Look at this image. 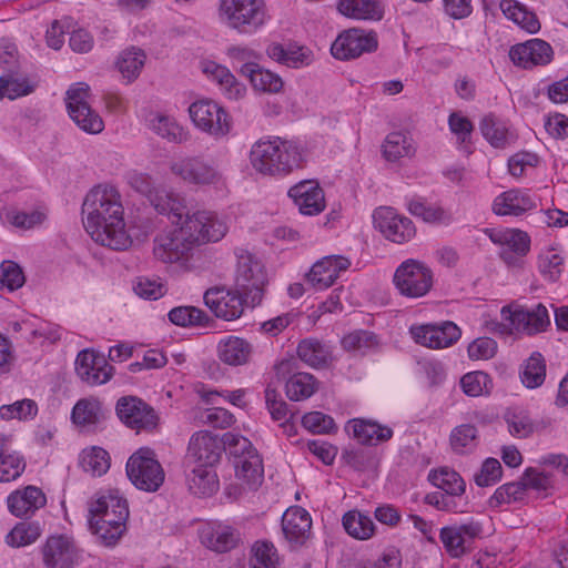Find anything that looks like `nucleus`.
Listing matches in <instances>:
<instances>
[{
    "mask_svg": "<svg viewBox=\"0 0 568 568\" xmlns=\"http://www.w3.org/2000/svg\"><path fill=\"white\" fill-rule=\"evenodd\" d=\"M82 216L84 229L94 242L116 251L132 244L121 195L113 185L99 184L91 189L82 204Z\"/></svg>",
    "mask_w": 568,
    "mask_h": 568,
    "instance_id": "f257e3e1",
    "label": "nucleus"
},
{
    "mask_svg": "<svg viewBox=\"0 0 568 568\" xmlns=\"http://www.w3.org/2000/svg\"><path fill=\"white\" fill-rule=\"evenodd\" d=\"M129 505L116 489L100 491L89 503V526L104 546H114L126 530Z\"/></svg>",
    "mask_w": 568,
    "mask_h": 568,
    "instance_id": "f03ea898",
    "label": "nucleus"
},
{
    "mask_svg": "<svg viewBox=\"0 0 568 568\" xmlns=\"http://www.w3.org/2000/svg\"><path fill=\"white\" fill-rule=\"evenodd\" d=\"M250 161L260 173L282 175L300 168L303 155L296 143L273 138L255 142L251 148Z\"/></svg>",
    "mask_w": 568,
    "mask_h": 568,
    "instance_id": "7ed1b4c3",
    "label": "nucleus"
},
{
    "mask_svg": "<svg viewBox=\"0 0 568 568\" xmlns=\"http://www.w3.org/2000/svg\"><path fill=\"white\" fill-rule=\"evenodd\" d=\"M219 19L227 29L253 36L271 19L265 0H220Z\"/></svg>",
    "mask_w": 568,
    "mask_h": 568,
    "instance_id": "20e7f679",
    "label": "nucleus"
},
{
    "mask_svg": "<svg viewBox=\"0 0 568 568\" xmlns=\"http://www.w3.org/2000/svg\"><path fill=\"white\" fill-rule=\"evenodd\" d=\"M501 320L486 323V327L500 335L526 334L535 335L545 332L550 325V317L547 307L539 303L531 308L519 304H509L500 311Z\"/></svg>",
    "mask_w": 568,
    "mask_h": 568,
    "instance_id": "39448f33",
    "label": "nucleus"
},
{
    "mask_svg": "<svg viewBox=\"0 0 568 568\" xmlns=\"http://www.w3.org/2000/svg\"><path fill=\"white\" fill-rule=\"evenodd\" d=\"M223 443L233 463L236 478L250 489L257 488L264 478V466L256 448L246 437L234 432L225 433Z\"/></svg>",
    "mask_w": 568,
    "mask_h": 568,
    "instance_id": "423d86ee",
    "label": "nucleus"
},
{
    "mask_svg": "<svg viewBox=\"0 0 568 568\" xmlns=\"http://www.w3.org/2000/svg\"><path fill=\"white\" fill-rule=\"evenodd\" d=\"M170 171L189 185L222 189L226 184L223 170L214 161L200 155H186L173 160L170 163Z\"/></svg>",
    "mask_w": 568,
    "mask_h": 568,
    "instance_id": "0eeeda50",
    "label": "nucleus"
},
{
    "mask_svg": "<svg viewBox=\"0 0 568 568\" xmlns=\"http://www.w3.org/2000/svg\"><path fill=\"white\" fill-rule=\"evenodd\" d=\"M266 284L267 275L262 262L248 252L237 253L234 286L251 307L261 304Z\"/></svg>",
    "mask_w": 568,
    "mask_h": 568,
    "instance_id": "6e6552de",
    "label": "nucleus"
},
{
    "mask_svg": "<svg viewBox=\"0 0 568 568\" xmlns=\"http://www.w3.org/2000/svg\"><path fill=\"white\" fill-rule=\"evenodd\" d=\"M187 111L193 125L216 140L227 136L233 128L231 114L212 99L196 100Z\"/></svg>",
    "mask_w": 568,
    "mask_h": 568,
    "instance_id": "1a4fd4ad",
    "label": "nucleus"
},
{
    "mask_svg": "<svg viewBox=\"0 0 568 568\" xmlns=\"http://www.w3.org/2000/svg\"><path fill=\"white\" fill-rule=\"evenodd\" d=\"M125 468L130 481L140 490L154 493L164 483L163 467L150 448L143 447L132 454Z\"/></svg>",
    "mask_w": 568,
    "mask_h": 568,
    "instance_id": "9d476101",
    "label": "nucleus"
},
{
    "mask_svg": "<svg viewBox=\"0 0 568 568\" xmlns=\"http://www.w3.org/2000/svg\"><path fill=\"white\" fill-rule=\"evenodd\" d=\"M393 283L400 295L419 298L430 291L433 272L424 262L408 258L396 268Z\"/></svg>",
    "mask_w": 568,
    "mask_h": 568,
    "instance_id": "9b49d317",
    "label": "nucleus"
},
{
    "mask_svg": "<svg viewBox=\"0 0 568 568\" xmlns=\"http://www.w3.org/2000/svg\"><path fill=\"white\" fill-rule=\"evenodd\" d=\"M90 87L78 82L67 91V109L73 122L84 132L98 134L103 131L104 122L89 104Z\"/></svg>",
    "mask_w": 568,
    "mask_h": 568,
    "instance_id": "f8f14e48",
    "label": "nucleus"
},
{
    "mask_svg": "<svg viewBox=\"0 0 568 568\" xmlns=\"http://www.w3.org/2000/svg\"><path fill=\"white\" fill-rule=\"evenodd\" d=\"M181 226L194 246L219 242L229 230L226 222L217 213L205 210L186 215Z\"/></svg>",
    "mask_w": 568,
    "mask_h": 568,
    "instance_id": "ddd939ff",
    "label": "nucleus"
},
{
    "mask_svg": "<svg viewBox=\"0 0 568 568\" xmlns=\"http://www.w3.org/2000/svg\"><path fill=\"white\" fill-rule=\"evenodd\" d=\"M195 246L182 226L158 234L153 240V256L164 264L185 263Z\"/></svg>",
    "mask_w": 568,
    "mask_h": 568,
    "instance_id": "4468645a",
    "label": "nucleus"
},
{
    "mask_svg": "<svg viewBox=\"0 0 568 568\" xmlns=\"http://www.w3.org/2000/svg\"><path fill=\"white\" fill-rule=\"evenodd\" d=\"M378 47L377 34L359 28L341 32L331 45V53L338 60H351L363 53L374 52Z\"/></svg>",
    "mask_w": 568,
    "mask_h": 568,
    "instance_id": "2eb2a0df",
    "label": "nucleus"
},
{
    "mask_svg": "<svg viewBox=\"0 0 568 568\" xmlns=\"http://www.w3.org/2000/svg\"><path fill=\"white\" fill-rule=\"evenodd\" d=\"M490 241L500 246L499 256L508 266H520L530 250L529 235L518 229L489 230Z\"/></svg>",
    "mask_w": 568,
    "mask_h": 568,
    "instance_id": "dca6fc26",
    "label": "nucleus"
},
{
    "mask_svg": "<svg viewBox=\"0 0 568 568\" xmlns=\"http://www.w3.org/2000/svg\"><path fill=\"white\" fill-rule=\"evenodd\" d=\"M81 556L72 537L54 535L42 547V560L45 568H73Z\"/></svg>",
    "mask_w": 568,
    "mask_h": 568,
    "instance_id": "f3484780",
    "label": "nucleus"
},
{
    "mask_svg": "<svg viewBox=\"0 0 568 568\" xmlns=\"http://www.w3.org/2000/svg\"><path fill=\"white\" fill-rule=\"evenodd\" d=\"M375 227L389 241L402 244L416 233L413 222L392 207H378L373 214Z\"/></svg>",
    "mask_w": 568,
    "mask_h": 568,
    "instance_id": "a211bd4d",
    "label": "nucleus"
},
{
    "mask_svg": "<svg viewBox=\"0 0 568 568\" xmlns=\"http://www.w3.org/2000/svg\"><path fill=\"white\" fill-rule=\"evenodd\" d=\"M205 305L214 313L216 317L225 321H234L241 317L244 306H250L245 296L235 288L225 290L223 287H213L205 292Z\"/></svg>",
    "mask_w": 568,
    "mask_h": 568,
    "instance_id": "6ab92c4d",
    "label": "nucleus"
},
{
    "mask_svg": "<svg viewBox=\"0 0 568 568\" xmlns=\"http://www.w3.org/2000/svg\"><path fill=\"white\" fill-rule=\"evenodd\" d=\"M409 333L417 344L433 349L449 347L460 337L459 327L450 321L414 325Z\"/></svg>",
    "mask_w": 568,
    "mask_h": 568,
    "instance_id": "aec40b11",
    "label": "nucleus"
},
{
    "mask_svg": "<svg viewBox=\"0 0 568 568\" xmlns=\"http://www.w3.org/2000/svg\"><path fill=\"white\" fill-rule=\"evenodd\" d=\"M201 71L209 81L217 87L219 92L230 101L242 100L246 95V87L223 64L213 60H203Z\"/></svg>",
    "mask_w": 568,
    "mask_h": 568,
    "instance_id": "412c9836",
    "label": "nucleus"
},
{
    "mask_svg": "<svg viewBox=\"0 0 568 568\" xmlns=\"http://www.w3.org/2000/svg\"><path fill=\"white\" fill-rule=\"evenodd\" d=\"M223 450H226L223 437L219 438L207 430H200L193 434L189 442L187 456L194 465L214 467L220 462Z\"/></svg>",
    "mask_w": 568,
    "mask_h": 568,
    "instance_id": "4be33fe9",
    "label": "nucleus"
},
{
    "mask_svg": "<svg viewBox=\"0 0 568 568\" xmlns=\"http://www.w3.org/2000/svg\"><path fill=\"white\" fill-rule=\"evenodd\" d=\"M75 372L81 381L88 385L97 386L108 383L114 374V368L103 355L84 349L77 356Z\"/></svg>",
    "mask_w": 568,
    "mask_h": 568,
    "instance_id": "5701e85b",
    "label": "nucleus"
},
{
    "mask_svg": "<svg viewBox=\"0 0 568 568\" xmlns=\"http://www.w3.org/2000/svg\"><path fill=\"white\" fill-rule=\"evenodd\" d=\"M119 418L138 432L152 429L156 426L158 417L152 407L138 397H122L116 403Z\"/></svg>",
    "mask_w": 568,
    "mask_h": 568,
    "instance_id": "b1692460",
    "label": "nucleus"
},
{
    "mask_svg": "<svg viewBox=\"0 0 568 568\" xmlns=\"http://www.w3.org/2000/svg\"><path fill=\"white\" fill-rule=\"evenodd\" d=\"M554 57L551 45L541 39H530L515 44L509 50V58L514 64L524 69L548 64Z\"/></svg>",
    "mask_w": 568,
    "mask_h": 568,
    "instance_id": "393cba45",
    "label": "nucleus"
},
{
    "mask_svg": "<svg viewBox=\"0 0 568 568\" xmlns=\"http://www.w3.org/2000/svg\"><path fill=\"white\" fill-rule=\"evenodd\" d=\"M282 531L291 547L303 546L312 536V518L300 506L287 508L282 516Z\"/></svg>",
    "mask_w": 568,
    "mask_h": 568,
    "instance_id": "a878e982",
    "label": "nucleus"
},
{
    "mask_svg": "<svg viewBox=\"0 0 568 568\" xmlns=\"http://www.w3.org/2000/svg\"><path fill=\"white\" fill-rule=\"evenodd\" d=\"M202 544L215 552H227L241 541L240 531L232 525L223 521L206 524L200 534Z\"/></svg>",
    "mask_w": 568,
    "mask_h": 568,
    "instance_id": "bb28decb",
    "label": "nucleus"
},
{
    "mask_svg": "<svg viewBox=\"0 0 568 568\" xmlns=\"http://www.w3.org/2000/svg\"><path fill=\"white\" fill-rule=\"evenodd\" d=\"M345 432L361 445L376 446L393 437V429L373 419L353 418L345 425Z\"/></svg>",
    "mask_w": 568,
    "mask_h": 568,
    "instance_id": "cd10ccee",
    "label": "nucleus"
},
{
    "mask_svg": "<svg viewBox=\"0 0 568 568\" xmlns=\"http://www.w3.org/2000/svg\"><path fill=\"white\" fill-rule=\"evenodd\" d=\"M537 207V199L528 191L511 189L497 195L493 212L499 216H520Z\"/></svg>",
    "mask_w": 568,
    "mask_h": 568,
    "instance_id": "c85d7f7f",
    "label": "nucleus"
},
{
    "mask_svg": "<svg viewBox=\"0 0 568 568\" xmlns=\"http://www.w3.org/2000/svg\"><path fill=\"white\" fill-rule=\"evenodd\" d=\"M481 527L478 523L468 521L462 525H453L440 529V540L446 551L454 558L466 552L465 544L478 536Z\"/></svg>",
    "mask_w": 568,
    "mask_h": 568,
    "instance_id": "c756f323",
    "label": "nucleus"
},
{
    "mask_svg": "<svg viewBox=\"0 0 568 568\" xmlns=\"http://www.w3.org/2000/svg\"><path fill=\"white\" fill-rule=\"evenodd\" d=\"M45 503V495L36 486H27L24 489L16 490L7 499L8 508L16 517L32 516Z\"/></svg>",
    "mask_w": 568,
    "mask_h": 568,
    "instance_id": "7c9ffc66",
    "label": "nucleus"
},
{
    "mask_svg": "<svg viewBox=\"0 0 568 568\" xmlns=\"http://www.w3.org/2000/svg\"><path fill=\"white\" fill-rule=\"evenodd\" d=\"M252 353V345L246 339L237 336H226L217 344V357L222 363L229 366L247 364Z\"/></svg>",
    "mask_w": 568,
    "mask_h": 568,
    "instance_id": "2f4dec72",
    "label": "nucleus"
},
{
    "mask_svg": "<svg viewBox=\"0 0 568 568\" xmlns=\"http://www.w3.org/2000/svg\"><path fill=\"white\" fill-rule=\"evenodd\" d=\"M336 10L353 20L378 21L384 16V8L378 0H337Z\"/></svg>",
    "mask_w": 568,
    "mask_h": 568,
    "instance_id": "473e14b6",
    "label": "nucleus"
},
{
    "mask_svg": "<svg viewBox=\"0 0 568 568\" xmlns=\"http://www.w3.org/2000/svg\"><path fill=\"white\" fill-rule=\"evenodd\" d=\"M288 195L293 199L298 210L304 215H316L320 213V182L316 180H304L292 186Z\"/></svg>",
    "mask_w": 568,
    "mask_h": 568,
    "instance_id": "72a5a7b5",
    "label": "nucleus"
},
{
    "mask_svg": "<svg viewBox=\"0 0 568 568\" xmlns=\"http://www.w3.org/2000/svg\"><path fill=\"white\" fill-rule=\"evenodd\" d=\"M241 74L246 77L253 89L264 93H278L282 91L284 82L282 78L266 69L261 68L257 63H245L241 67Z\"/></svg>",
    "mask_w": 568,
    "mask_h": 568,
    "instance_id": "f704fd0d",
    "label": "nucleus"
},
{
    "mask_svg": "<svg viewBox=\"0 0 568 568\" xmlns=\"http://www.w3.org/2000/svg\"><path fill=\"white\" fill-rule=\"evenodd\" d=\"M267 54L272 60L290 68H302L313 61L312 51L297 44L273 43L268 47Z\"/></svg>",
    "mask_w": 568,
    "mask_h": 568,
    "instance_id": "c9c22d12",
    "label": "nucleus"
},
{
    "mask_svg": "<svg viewBox=\"0 0 568 568\" xmlns=\"http://www.w3.org/2000/svg\"><path fill=\"white\" fill-rule=\"evenodd\" d=\"M149 128L160 138L172 143H184L190 139L189 130L180 124L175 118L154 113L149 119Z\"/></svg>",
    "mask_w": 568,
    "mask_h": 568,
    "instance_id": "e433bc0d",
    "label": "nucleus"
},
{
    "mask_svg": "<svg viewBox=\"0 0 568 568\" xmlns=\"http://www.w3.org/2000/svg\"><path fill=\"white\" fill-rule=\"evenodd\" d=\"M105 418L102 403L93 396L79 399L71 412V420L77 426L91 427Z\"/></svg>",
    "mask_w": 568,
    "mask_h": 568,
    "instance_id": "4c0bfd02",
    "label": "nucleus"
},
{
    "mask_svg": "<svg viewBox=\"0 0 568 568\" xmlns=\"http://www.w3.org/2000/svg\"><path fill=\"white\" fill-rule=\"evenodd\" d=\"M479 129L489 144L497 149H505L515 140L507 123L491 113L481 119Z\"/></svg>",
    "mask_w": 568,
    "mask_h": 568,
    "instance_id": "58836bf2",
    "label": "nucleus"
},
{
    "mask_svg": "<svg viewBox=\"0 0 568 568\" xmlns=\"http://www.w3.org/2000/svg\"><path fill=\"white\" fill-rule=\"evenodd\" d=\"M342 524L345 531L352 538L361 541L372 539L377 529L373 519L357 509L345 513L342 518Z\"/></svg>",
    "mask_w": 568,
    "mask_h": 568,
    "instance_id": "ea45409f",
    "label": "nucleus"
},
{
    "mask_svg": "<svg viewBox=\"0 0 568 568\" xmlns=\"http://www.w3.org/2000/svg\"><path fill=\"white\" fill-rule=\"evenodd\" d=\"M189 489L197 496H211L219 489L217 475L212 466L194 465L187 478Z\"/></svg>",
    "mask_w": 568,
    "mask_h": 568,
    "instance_id": "a19ab883",
    "label": "nucleus"
},
{
    "mask_svg": "<svg viewBox=\"0 0 568 568\" xmlns=\"http://www.w3.org/2000/svg\"><path fill=\"white\" fill-rule=\"evenodd\" d=\"M499 8L504 16L529 33H536L540 30V22L536 14L516 0H501Z\"/></svg>",
    "mask_w": 568,
    "mask_h": 568,
    "instance_id": "79ce46f5",
    "label": "nucleus"
},
{
    "mask_svg": "<svg viewBox=\"0 0 568 568\" xmlns=\"http://www.w3.org/2000/svg\"><path fill=\"white\" fill-rule=\"evenodd\" d=\"M152 205L159 213L169 215L178 227L184 222L186 215H191L186 211L185 200L174 193L163 191L160 196L152 200Z\"/></svg>",
    "mask_w": 568,
    "mask_h": 568,
    "instance_id": "37998d69",
    "label": "nucleus"
},
{
    "mask_svg": "<svg viewBox=\"0 0 568 568\" xmlns=\"http://www.w3.org/2000/svg\"><path fill=\"white\" fill-rule=\"evenodd\" d=\"M146 55L142 49L131 47L123 50L116 60V68L128 81H134L145 64Z\"/></svg>",
    "mask_w": 568,
    "mask_h": 568,
    "instance_id": "c03bdc74",
    "label": "nucleus"
},
{
    "mask_svg": "<svg viewBox=\"0 0 568 568\" xmlns=\"http://www.w3.org/2000/svg\"><path fill=\"white\" fill-rule=\"evenodd\" d=\"M428 480L443 493L452 495H463L465 493L466 484L462 476L447 467L429 471Z\"/></svg>",
    "mask_w": 568,
    "mask_h": 568,
    "instance_id": "a18cd8bd",
    "label": "nucleus"
},
{
    "mask_svg": "<svg viewBox=\"0 0 568 568\" xmlns=\"http://www.w3.org/2000/svg\"><path fill=\"white\" fill-rule=\"evenodd\" d=\"M415 152L412 139L402 132L389 133L383 144V154L387 161L395 162L410 156Z\"/></svg>",
    "mask_w": 568,
    "mask_h": 568,
    "instance_id": "49530a36",
    "label": "nucleus"
},
{
    "mask_svg": "<svg viewBox=\"0 0 568 568\" xmlns=\"http://www.w3.org/2000/svg\"><path fill=\"white\" fill-rule=\"evenodd\" d=\"M280 556L275 546L266 540H257L251 547L250 568H278Z\"/></svg>",
    "mask_w": 568,
    "mask_h": 568,
    "instance_id": "de8ad7c7",
    "label": "nucleus"
},
{
    "mask_svg": "<svg viewBox=\"0 0 568 568\" xmlns=\"http://www.w3.org/2000/svg\"><path fill=\"white\" fill-rule=\"evenodd\" d=\"M80 466L92 476H101L110 468V456L103 448L92 446L82 450Z\"/></svg>",
    "mask_w": 568,
    "mask_h": 568,
    "instance_id": "09e8293b",
    "label": "nucleus"
},
{
    "mask_svg": "<svg viewBox=\"0 0 568 568\" xmlns=\"http://www.w3.org/2000/svg\"><path fill=\"white\" fill-rule=\"evenodd\" d=\"M316 387V379L313 375L296 373L287 379L285 392L291 400L298 402L311 397L315 393Z\"/></svg>",
    "mask_w": 568,
    "mask_h": 568,
    "instance_id": "8fccbe9b",
    "label": "nucleus"
},
{
    "mask_svg": "<svg viewBox=\"0 0 568 568\" xmlns=\"http://www.w3.org/2000/svg\"><path fill=\"white\" fill-rule=\"evenodd\" d=\"M449 442L455 453H470L478 445V430L473 424L456 426L450 433Z\"/></svg>",
    "mask_w": 568,
    "mask_h": 568,
    "instance_id": "3c124183",
    "label": "nucleus"
},
{
    "mask_svg": "<svg viewBox=\"0 0 568 568\" xmlns=\"http://www.w3.org/2000/svg\"><path fill=\"white\" fill-rule=\"evenodd\" d=\"M171 323L178 326H204L209 323L206 313L194 306H178L172 308L169 314Z\"/></svg>",
    "mask_w": 568,
    "mask_h": 568,
    "instance_id": "603ef678",
    "label": "nucleus"
},
{
    "mask_svg": "<svg viewBox=\"0 0 568 568\" xmlns=\"http://www.w3.org/2000/svg\"><path fill=\"white\" fill-rule=\"evenodd\" d=\"M41 535V529L34 523H19L6 536V541L12 547H24L34 542Z\"/></svg>",
    "mask_w": 568,
    "mask_h": 568,
    "instance_id": "864d4df0",
    "label": "nucleus"
},
{
    "mask_svg": "<svg viewBox=\"0 0 568 568\" xmlns=\"http://www.w3.org/2000/svg\"><path fill=\"white\" fill-rule=\"evenodd\" d=\"M545 376L546 365L541 354H531L521 373V382L528 388H536L544 383Z\"/></svg>",
    "mask_w": 568,
    "mask_h": 568,
    "instance_id": "5fc2aeb1",
    "label": "nucleus"
},
{
    "mask_svg": "<svg viewBox=\"0 0 568 568\" xmlns=\"http://www.w3.org/2000/svg\"><path fill=\"white\" fill-rule=\"evenodd\" d=\"M351 266V261L343 255L322 257V286H332L342 272Z\"/></svg>",
    "mask_w": 568,
    "mask_h": 568,
    "instance_id": "6e6d98bb",
    "label": "nucleus"
},
{
    "mask_svg": "<svg viewBox=\"0 0 568 568\" xmlns=\"http://www.w3.org/2000/svg\"><path fill=\"white\" fill-rule=\"evenodd\" d=\"M526 487L523 479L519 481L504 484L498 487L489 499L491 507H498L503 504H511L523 500L526 496Z\"/></svg>",
    "mask_w": 568,
    "mask_h": 568,
    "instance_id": "4d7b16f0",
    "label": "nucleus"
},
{
    "mask_svg": "<svg viewBox=\"0 0 568 568\" xmlns=\"http://www.w3.org/2000/svg\"><path fill=\"white\" fill-rule=\"evenodd\" d=\"M564 257L555 250L549 248L539 256V271L545 278L555 282L561 275Z\"/></svg>",
    "mask_w": 568,
    "mask_h": 568,
    "instance_id": "13d9d810",
    "label": "nucleus"
},
{
    "mask_svg": "<svg viewBox=\"0 0 568 568\" xmlns=\"http://www.w3.org/2000/svg\"><path fill=\"white\" fill-rule=\"evenodd\" d=\"M460 386L465 394L476 397L489 393L491 379L486 373L471 372L462 377Z\"/></svg>",
    "mask_w": 568,
    "mask_h": 568,
    "instance_id": "bf43d9fd",
    "label": "nucleus"
},
{
    "mask_svg": "<svg viewBox=\"0 0 568 568\" xmlns=\"http://www.w3.org/2000/svg\"><path fill=\"white\" fill-rule=\"evenodd\" d=\"M37 412V404L32 399H22L10 405H2L0 407V417L4 420L13 418L21 420L32 418Z\"/></svg>",
    "mask_w": 568,
    "mask_h": 568,
    "instance_id": "052dcab7",
    "label": "nucleus"
},
{
    "mask_svg": "<svg viewBox=\"0 0 568 568\" xmlns=\"http://www.w3.org/2000/svg\"><path fill=\"white\" fill-rule=\"evenodd\" d=\"M2 78V87L3 97L9 98L10 100H14L17 98L28 95L37 87V82L31 81L29 78H12V77H1Z\"/></svg>",
    "mask_w": 568,
    "mask_h": 568,
    "instance_id": "680f3d73",
    "label": "nucleus"
},
{
    "mask_svg": "<svg viewBox=\"0 0 568 568\" xmlns=\"http://www.w3.org/2000/svg\"><path fill=\"white\" fill-rule=\"evenodd\" d=\"M26 469V460L20 454L0 458V481L9 483L19 478Z\"/></svg>",
    "mask_w": 568,
    "mask_h": 568,
    "instance_id": "e2e57ef3",
    "label": "nucleus"
},
{
    "mask_svg": "<svg viewBox=\"0 0 568 568\" xmlns=\"http://www.w3.org/2000/svg\"><path fill=\"white\" fill-rule=\"evenodd\" d=\"M342 344L345 349L365 353L377 345L376 336L367 331H356L346 335Z\"/></svg>",
    "mask_w": 568,
    "mask_h": 568,
    "instance_id": "0e129e2a",
    "label": "nucleus"
},
{
    "mask_svg": "<svg viewBox=\"0 0 568 568\" xmlns=\"http://www.w3.org/2000/svg\"><path fill=\"white\" fill-rule=\"evenodd\" d=\"M265 404L271 417L275 422L286 420L291 417L288 405L276 389L267 386L265 389Z\"/></svg>",
    "mask_w": 568,
    "mask_h": 568,
    "instance_id": "69168bd1",
    "label": "nucleus"
},
{
    "mask_svg": "<svg viewBox=\"0 0 568 568\" xmlns=\"http://www.w3.org/2000/svg\"><path fill=\"white\" fill-rule=\"evenodd\" d=\"M128 182L136 192L144 194L151 203L154 197L160 196L163 192L155 187L152 176L144 172L133 171L129 173Z\"/></svg>",
    "mask_w": 568,
    "mask_h": 568,
    "instance_id": "338daca9",
    "label": "nucleus"
},
{
    "mask_svg": "<svg viewBox=\"0 0 568 568\" xmlns=\"http://www.w3.org/2000/svg\"><path fill=\"white\" fill-rule=\"evenodd\" d=\"M134 291L145 300H158L168 292V288L161 278L140 277Z\"/></svg>",
    "mask_w": 568,
    "mask_h": 568,
    "instance_id": "774afa93",
    "label": "nucleus"
}]
</instances>
